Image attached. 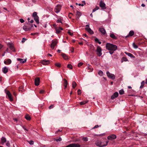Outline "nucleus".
<instances>
[{
  "mask_svg": "<svg viewBox=\"0 0 147 147\" xmlns=\"http://www.w3.org/2000/svg\"><path fill=\"white\" fill-rule=\"evenodd\" d=\"M79 44L80 45H82L83 44V43L82 42H80L79 43Z\"/></svg>",
  "mask_w": 147,
  "mask_h": 147,
  "instance_id": "obj_64",
  "label": "nucleus"
},
{
  "mask_svg": "<svg viewBox=\"0 0 147 147\" xmlns=\"http://www.w3.org/2000/svg\"><path fill=\"white\" fill-rule=\"evenodd\" d=\"M2 70L4 73L6 74L8 71V68L6 67H5L3 68Z\"/></svg>",
  "mask_w": 147,
  "mask_h": 147,
  "instance_id": "obj_21",
  "label": "nucleus"
},
{
  "mask_svg": "<svg viewBox=\"0 0 147 147\" xmlns=\"http://www.w3.org/2000/svg\"><path fill=\"white\" fill-rule=\"evenodd\" d=\"M25 118L26 119L28 120H30L31 119L30 117L28 115H27L25 116Z\"/></svg>",
  "mask_w": 147,
  "mask_h": 147,
  "instance_id": "obj_29",
  "label": "nucleus"
},
{
  "mask_svg": "<svg viewBox=\"0 0 147 147\" xmlns=\"http://www.w3.org/2000/svg\"><path fill=\"white\" fill-rule=\"evenodd\" d=\"M6 95L8 96L10 100L11 101H12L13 99L12 97V95L10 92L8 91H7L6 92Z\"/></svg>",
  "mask_w": 147,
  "mask_h": 147,
  "instance_id": "obj_11",
  "label": "nucleus"
},
{
  "mask_svg": "<svg viewBox=\"0 0 147 147\" xmlns=\"http://www.w3.org/2000/svg\"><path fill=\"white\" fill-rule=\"evenodd\" d=\"M61 5H57L54 8V11L55 12L58 13H59L61 9Z\"/></svg>",
  "mask_w": 147,
  "mask_h": 147,
  "instance_id": "obj_3",
  "label": "nucleus"
},
{
  "mask_svg": "<svg viewBox=\"0 0 147 147\" xmlns=\"http://www.w3.org/2000/svg\"><path fill=\"white\" fill-rule=\"evenodd\" d=\"M134 34V32L133 31H131L129 32V34H128V35L126 37H127V36H132Z\"/></svg>",
  "mask_w": 147,
  "mask_h": 147,
  "instance_id": "obj_26",
  "label": "nucleus"
},
{
  "mask_svg": "<svg viewBox=\"0 0 147 147\" xmlns=\"http://www.w3.org/2000/svg\"><path fill=\"white\" fill-rule=\"evenodd\" d=\"M119 92L120 94H123L124 93V91L123 90H121L119 91Z\"/></svg>",
  "mask_w": 147,
  "mask_h": 147,
  "instance_id": "obj_37",
  "label": "nucleus"
},
{
  "mask_svg": "<svg viewBox=\"0 0 147 147\" xmlns=\"http://www.w3.org/2000/svg\"><path fill=\"white\" fill-rule=\"evenodd\" d=\"M65 147H80V145L78 144L73 143L70 144Z\"/></svg>",
  "mask_w": 147,
  "mask_h": 147,
  "instance_id": "obj_8",
  "label": "nucleus"
},
{
  "mask_svg": "<svg viewBox=\"0 0 147 147\" xmlns=\"http://www.w3.org/2000/svg\"><path fill=\"white\" fill-rule=\"evenodd\" d=\"M40 79L39 78H36L35 80V84L36 86H38L39 84Z\"/></svg>",
  "mask_w": 147,
  "mask_h": 147,
  "instance_id": "obj_16",
  "label": "nucleus"
},
{
  "mask_svg": "<svg viewBox=\"0 0 147 147\" xmlns=\"http://www.w3.org/2000/svg\"><path fill=\"white\" fill-rule=\"evenodd\" d=\"M108 142L109 141H108L104 142H101L100 147H103L107 146Z\"/></svg>",
  "mask_w": 147,
  "mask_h": 147,
  "instance_id": "obj_14",
  "label": "nucleus"
},
{
  "mask_svg": "<svg viewBox=\"0 0 147 147\" xmlns=\"http://www.w3.org/2000/svg\"><path fill=\"white\" fill-rule=\"evenodd\" d=\"M50 61L49 60H43L42 61V63L44 65H47L49 63Z\"/></svg>",
  "mask_w": 147,
  "mask_h": 147,
  "instance_id": "obj_13",
  "label": "nucleus"
},
{
  "mask_svg": "<svg viewBox=\"0 0 147 147\" xmlns=\"http://www.w3.org/2000/svg\"><path fill=\"white\" fill-rule=\"evenodd\" d=\"M23 87L22 86H20L19 88V91H22V92L23 91Z\"/></svg>",
  "mask_w": 147,
  "mask_h": 147,
  "instance_id": "obj_41",
  "label": "nucleus"
},
{
  "mask_svg": "<svg viewBox=\"0 0 147 147\" xmlns=\"http://www.w3.org/2000/svg\"><path fill=\"white\" fill-rule=\"evenodd\" d=\"M110 36L111 38H112L113 39H116L117 38V37L115 36L114 34L113 33L110 34Z\"/></svg>",
  "mask_w": 147,
  "mask_h": 147,
  "instance_id": "obj_25",
  "label": "nucleus"
},
{
  "mask_svg": "<svg viewBox=\"0 0 147 147\" xmlns=\"http://www.w3.org/2000/svg\"><path fill=\"white\" fill-rule=\"evenodd\" d=\"M81 93V90L80 89L78 90V95H80Z\"/></svg>",
  "mask_w": 147,
  "mask_h": 147,
  "instance_id": "obj_45",
  "label": "nucleus"
},
{
  "mask_svg": "<svg viewBox=\"0 0 147 147\" xmlns=\"http://www.w3.org/2000/svg\"><path fill=\"white\" fill-rule=\"evenodd\" d=\"M53 107H54L53 105H51L49 107V109H51L53 108Z\"/></svg>",
  "mask_w": 147,
  "mask_h": 147,
  "instance_id": "obj_53",
  "label": "nucleus"
},
{
  "mask_svg": "<svg viewBox=\"0 0 147 147\" xmlns=\"http://www.w3.org/2000/svg\"><path fill=\"white\" fill-rule=\"evenodd\" d=\"M29 22H30L31 23H32L34 21L33 20H32L30 21Z\"/></svg>",
  "mask_w": 147,
  "mask_h": 147,
  "instance_id": "obj_60",
  "label": "nucleus"
},
{
  "mask_svg": "<svg viewBox=\"0 0 147 147\" xmlns=\"http://www.w3.org/2000/svg\"><path fill=\"white\" fill-rule=\"evenodd\" d=\"M114 52L113 51H109V53L111 55Z\"/></svg>",
  "mask_w": 147,
  "mask_h": 147,
  "instance_id": "obj_59",
  "label": "nucleus"
},
{
  "mask_svg": "<svg viewBox=\"0 0 147 147\" xmlns=\"http://www.w3.org/2000/svg\"><path fill=\"white\" fill-rule=\"evenodd\" d=\"M57 43V40H52V43L51 45V47L53 49Z\"/></svg>",
  "mask_w": 147,
  "mask_h": 147,
  "instance_id": "obj_10",
  "label": "nucleus"
},
{
  "mask_svg": "<svg viewBox=\"0 0 147 147\" xmlns=\"http://www.w3.org/2000/svg\"><path fill=\"white\" fill-rule=\"evenodd\" d=\"M145 84V82L144 81H142L141 83V85L140 87V88H142L144 86V85Z\"/></svg>",
  "mask_w": 147,
  "mask_h": 147,
  "instance_id": "obj_34",
  "label": "nucleus"
},
{
  "mask_svg": "<svg viewBox=\"0 0 147 147\" xmlns=\"http://www.w3.org/2000/svg\"><path fill=\"white\" fill-rule=\"evenodd\" d=\"M103 74V72L101 70L99 71L98 72V74L101 76H102Z\"/></svg>",
  "mask_w": 147,
  "mask_h": 147,
  "instance_id": "obj_38",
  "label": "nucleus"
},
{
  "mask_svg": "<svg viewBox=\"0 0 147 147\" xmlns=\"http://www.w3.org/2000/svg\"><path fill=\"white\" fill-rule=\"evenodd\" d=\"M11 60L10 59H8L7 61H4V63L6 65H9L11 63Z\"/></svg>",
  "mask_w": 147,
  "mask_h": 147,
  "instance_id": "obj_19",
  "label": "nucleus"
},
{
  "mask_svg": "<svg viewBox=\"0 0 147 147\" xmlns=\"http://www.w3.org/2000/svg\"><path fill=\"white\" fill-rule=\"evenodd\" d=\"M122 59H124V61H128L127 59V58H125L123 57L122 58Z\"/></svg>",
  "mask_w": 147,
  "mask_h": 147,
  "instance_id": "obj_57",
  "label": "nucleus"
},
{
  "mask_svg": "<svg viewBox=\"0 0 147 147\" xmlns=\"http://www.w3.org/2000/svg\"><path fill=\"white\" fill-rule=\"evenodd\" d=\"M83 35L85 36L86 37H88V36L86 35V34H83Z\"/></svg>",
  "mask_w": 147,
  "mask_h": 147,
  "instance_id": "obj_61",
  "label": "nucleus"
},
{
  "mask_svg": "<svg viewBox=\"0 0 147 147\" xmlns=\"http://www.w3.org/2000/svg\"><path fill=\"white\" fill-rule=\"evenodd\" d=\"M63 80L64 82V85L65 87L64 89H66L67 87L68 82L67 80L65 79H63Z\"/></svg>",
  "mask_w": 147,
  "mask_h": 147,
  "instance_id": "obj_22",
  "label": "nucleus"
},
{
  "mask_svg": "<svg viewBox=\"0 0 147 147\" xmlns=\"http://www.w3.org/2000/svg\"><path fill=\"white\" fill-rule=\"evenodd\" d=\"M125 53L131 57L134 58L135 57L131 53L127 52H125Z\"/></svg>",
  "mask_w": 147,
  "mask_h": 147,
  "instance_id": "obj_23",
  "label": "nucleus"
},
{
  "mask_svg": "<svg viewBox=\"0 0 147 147\" xmlns=\"http://www.w3.org/2000/svg\"><path fill=\"white\" fill-rule=\"evenodd\" d=\"M107 76L109 78L114 80L115 78V76L114 75L110 73L109 71H107L106 72Z\"/></svg>",
  "mask_w": 147,
  "mask_h": 147,
  "instance_id": "obj_4",
  "label": "nucleus"
},
{
  "mask_svg": "<svg viewBox=\"0 0 147 147\" xmlns=\"http://www.w3.org/2000/svg\"><path fill=\"white\" fill-rule=\"evenodd\" d=\"M59 29L60 31L63 30V28L61 27H60Z\"/></svg>",
  "mask_w": 147,
  "mask_h": 147,
  "instance_id": "obj_63",
  "label": "nucleus"
},
{
  "mask_svg": "<svg viewBox=\"0 0 147 147\" xmlns=\"http://www.w3.org/2000/svg\"><path fill=\"white\" fill-rule=\"evenodd\" d=\"M96 144L97 146H99V147H100L101 141H97L96 142Z\"/></svg>",
  "mask_w": 147,
  "mask_h": 147,
  "instance_id": "obj_27",
  "label": "nucleus"
},
{
  "mask_svg": "<svg viewBox=\"0 0 147 147\" xmlns=\"http://www.w3.org/2000/svg\"><path fill=\"white\" fill-rule=\"evenodd\" d=\"M106 49L108 50L113 51H116L117 49L116 45L109 43L106 44Z\"/></svg>",
  "mask_w": 147,
  "mask_h": 147,
  "instance_id": "obj_1",
  "label": "nucleus"
},
{
  "mask_svg": "<svg viewBox=\"0 0 147 147\" xmlns=\"http://www.w3.org/2000/svg\"><path fill=\"white\" fill-rule=\"evenodd\" d=\"M76 15L77 18V19H79V17L81 16L82 14L80 12L77 11L76 12Z\"/></svg>",
  "mask_w": 147,
  "mask_h": 147,
  "instance_id": "obj_18",
  "label": "nucleus"
},
{
  "mask_svg": "<svg viewBox=\"0 0 147 147\" xmlns=\"http://www.w3.org/2000/svg\"><path fill=\"white\" fill-rule=\"evenodd\" d=\"M44 91L43 90H41L40 91V94H43L44 93Z\"/></svg>",
  "mask_w": 147,
  "mask_h": 147,
  "instance_id": "obj_55",
  "label": "nucleus"
},
{
  "mask_svg": "<svg viewBox=\"0 0 147 147\" xmlns=\"http://www.w3.org/2000/svg\"><path fill=\"white\" fill-rule=\"evenodd\" d=\"M87 69L88 70H89V71H88L89 72H92L93 70V69L92 68L88 67L87 68Z\"/></svg>",
  "mask_w": 147,
  "mask_h": 147,
  "instance_id": "obj_36",
  "label": "nucleus"
},
{
  "mask_svg": "<svg viewBox=\"0 0 147 147\" xmlns=\"http://www.w3.org/2000/svg\"><path fill=\"white\" fill-rule=\"evenodd\" d=\"M101 126V125H99V126H98V125H95L92 129H95L96 128H97L98 127H100Z\"/></svg>",
  "mask_w": 147,
  "mask_h": 147,
  "instance_id": "obj_46",
  "label": "nucleus"
},
{
  "mask_svg": "<svg viewBox=\"0 0 147 147\" xmlns=\"http://www.w3.org/2000/svg\"><path fill=\"white\" fill-rule=\"evenodd\" d=\"M99 9V7L98 6H96V7L94 8L92 10V12H94L96 10H98Z\"/></svg>",
  "mask_w": 147,
  "mask_h": 147,
  "instance_id": "obj_35",
  "label": "nucleus"
},
{
  "mask_svg": "<svg viewBox=\"0 0 147 147\" xmlns=\"http://www.w3.org/2000/svg\"><path fill=\"white\" fill-rule=\"evenodd\" d=\"M61 31L59 29H57L56 30V33L57 34L59 33Z\"/></svg>",
  "mask_w": 147,
  "mask_h": 147,
  "instance_id": "obj_48",
  "label": "nucleus"
},
{
  "mask_svg": "<svg viewBox=\"0 0 147 147\" xmlns=\"http://www.w3.org/2000/svg\"><path fill=\"white\" fill-rule=\"evenodd\" d=\"M8 45L9 47L11 49L13 50V45L12 43L9 44Z\"/></svg>",
  "mask_w": 147,
  "mask_h": 147,
  "instance_id": "obj_33",
  "label": "nucleus"
},
{
  "mask_svg": "<svg viewBox=\"0 0 147 147\" xmlns=\"http://www.w3.org/2000/svg\"><path fill=\"white\" fill-rule=\"evenodd\" d=\"M67 67L68 68L70 69H72V65L70 64H69L67 65Z\"/></svg>",
  "mask_w": 147,
  "mask_h": 147,
  "instance_id": "obj_43",
  "label": "nucleus"
},
{
  "mask_svg": "<svg viewBox=\"0 0 147 147\" xmlns=\"http://www.w3.org/2000/svg\"><path fill=\"white\" fill-rule=\"evenodd\" d=\"M68 33L71 36H72L73 35V33H71V32H70V31H69L68 32Z\"/></svg>",
  "mask_w": 147,
  "mask_h": 147,
  "instance_id": "obj_54",
  "label": "nucleus"
},
{
  "mask_svg": "<svg viewBox=\"0 0 147 147\" xmlns=\"http://www.w3.org/2000/svg\"><path fill=\"white\" fill-rule=\"evenodd\" d=\"M88 102V101L87 100V101H82V102H80V105H84L85 104H86V103H87V102Z\"/></svg>",
  "mask_w": 147,
  "mask_h": 147,
  "instance_id": "obj_32",
  "label": "nucleus"
},
{
  "mask_svg": "<svg viewBox=\"0 0 147 147\" xmlns=\"http://www.w3.org/2000/svg\"><path fill=\"white\" fill-rule=\"evenodd\" d=\"M83 64V63L82 62H80L78 63V67H80Z\"/></svg>",
  "mask_w": 147,
  "mask_h": 147,
  "instance_id": "obj_44",
  "label": "nucleus"
},
{
  "mask_svg": "<svg viewBox=\"0 0 147 147\" xmlns=\"http://www.w3.org/2000/svg\"><path fill=\"white\" fill-rule=\"evenodd\" d=\"M96 51L97 54L98 56L100 57L102 55V50L100 47H98L97 48Z\"/></svg>",
  "mask_w": 147,
  "mask_h": 147,
  "instance_id": "obj_7",
  "label": "nucleus"
},
{
  "mask_svg": "<svg viewBox=\"0 0 147 147\" xmlns=\"http://www.w3.org/2000/svg\"><path fill=\"white\" fill-rule=\"evenodd\" d=\"M26 40V38H22V42H24Z\"/></svg>",
  "mask_w": 147,
  "mask_h": 147,
  "instance_id": "obj_56",
  "label": "nucleus"
},
{
  "mask_svg": "<svg viewBox=\"0 0 147 147\" xmlns=\"http://www.w3.org/2000/svg\"><path fill=\"white\" fill-rule=\"evenodd\" d=\"M118 96V93L117 92H115L111 97V98L112 99H114L117 97Z\"/></svg>",
  "mask_w": 147,
  "mask_h": 147,
  "instance_id": "obj_15",
  "label": "nucleus"
},
{
  "mask_svg": "<svg viewBox=\"0 0 147 147\" xmlns=\"http://www.w3.org/2000/svg\"><path fill=\"white\" fill-rule=\"evenodd\" d=\"M132 46L135 49H137L138 48V46L136 45L134 43H133Z\"/></svg>",
  "mask_w": 147,
  "mask_h": 147,
  "instance_id": "obj_39",
  "label": "nucleus"
},
{
  "mask_svg": "<svg viewBox=\"0 0 147 147\" xmlns=\"http://www.w3.org/2000/svg\"><path fill=\"white\" fill-rule=\"evenodd\" d=\"M28 143L31 145H33L34 144V142L32 140H30V141H28Z\"/></svg>",
  "mask_w": 147,
  "mask_h": 147,
  "instance_id": "obj_40",
  "label": "nucleus"
},
{
  "mask_svg": "<svg viewBox=\"0 0 147 147\" xmlns=\"http://www.w3.org/2000/svg\"><path fill=\"white\" fill-rule=\"evenodd\" d=\"M57 22L58 23H62V22L61 21V19H58L57 20Z\"/></svg>",
  "mask_w": 147,
  "mask_h": 147,
  "instance_id": "obj_51",
  "label": "nucleus"
},
{
  "mask_svg": "<svg viewBox=\"0 0 147 147\" xmlns=\"http://www.w3.org/2000/svg\"><path fill=\"white\" fill-rule=\"evenodd\" d=\"M20 22L21 23H23L24 22V20L23 19H20Z\"/></svg>",
  "mask_w": 147,
  "mask_h": 147,
  "instance_id": "obj_50",
  "label": "nucleus"
},
{
  "mask_svg": "<svg viewBox=\"0 0 147 147\" xmlns=\"http://www.w3.org/2000/svg\"><path fill=\"white\" fill-rule=\"evenodd\" d=\"M17 60L18 61H19L20 63H24L26 61V59H23L20 58H17Z\"/></svg>",
  "mask_w": 147,
  "mask_h": 147,
  "instance_id": "obj_17",
  "label": "nucleus"
},
{
  "mask_svg": "<svg viewBox=\"0 0 147 147\" xmlns=\"http://www.w3.org/2000/svg\"><path fill=\"white\" fill-rule=\"evenodd\" d=\"M23 28L25 31L29 30L30 29V28H27V26H24Z\"/></svg>",
  "mask_w": 147,
  "mask_h": 147,
  "instance_id": "obj_28",
  "label": "nucleus"
},
{
  "mask_svg": "<svg viewBox=\"0 0 147 147\" xmlns=\"http://www.w3.org/2000/svg\"><path fill=\"white\" fill-rule=\"evenodd\" d=\"M77 84L75 81H73L72 83V86L73 88H74L76 86Z\"/></svg>",
  "mask_w": 147,
  "mask_h": 147,
  "instance_id": "obj_30",
  "label": "nucleus"
},
{
  "mask_svg": "<svg viewBox=\"0 0 147 147\" xmlns=\"http://www.w3.org/2000/svg\"><path fill=\"white\" fill-rule=\"evenodd\" d=\"M55 65L59 67H60L61 65L59 63H56L55 64Z\"/></svg>",
  "mask_w": 147,
  "mask_h": 147,
  "instance_id": "obj_47",
  "label": "nucleus"
},
{
  "mask_svg": "<svg viewBox=\"0 0 147 147\" xmlns=\"http://www.w3.org/2000/svg\"><path fill=\"white\" fill-rule=\"evenodd\" d=\"M32 16L34 18V19L37 24H39V20L38 19V17L37 15V12H34L32 14Z\"/></svg>",
  "mask_w": 147,
  "mask_h": 147,
  "instance_id": "obj_2",
  "label": "nucleus"
},
{
  "mask_svg": "<svg viewBox=\"0 0 147 147\" xmlns=\"http://www.w3.org/2000/svg\"><path fill=\"white\" fill-rule=\"evenodd\" d=\"M117 138V136L115 134H111L107 137L108 140H113Z\"/></svg>",
  "mask_w": 147,
  "mask_h": 147,
  "instance_id": "obj_9",
  "label": "nucleus"
},
{
  "mask_svg": "<svg viewBox=\"0 0 147 147\" xmlns=\"http://www.w3.org/2000/svg\"><path fill=\"white\" fill-rule=\"evenodd\" d=\"M6 146L8 147H10V144L9 141H8L6 142Z\"/></svg>",
  "mask_w": 147,
  "mask_h": 147,
  "instance_id": "obj_42",
  "label": "nucleus"
},
{
  "mask_svg": "<svg viewBox=\"0 0 147 147\" xmlns=\"http://www.w3.org/2000/svg\"><path fill=\"white\" fill-rule=\"evenodd\" d=\"M99 5L102 9H106L105 4L102 0L100 1Z\"/></svg>",
  "mask_w": 147,
  "mask_h": 147,
  "instance_id": "obj_6",
  "label": "nucleus"
},
{
  "mask_svg": "<svg viewBox=\"0 0 147 147\" xmlns=\"http://www.w3.org/2000/svg\"><path fill=\"white\" fill-rule=\"evenodd\" d=\"M78 5L79 6H83L84 5V4H78Z\"/></svg>",
  "mask_w": 147,
  "mask_h": 147,
  "instance_id": "obj_58",
  "label": "nucleus"
},
{
  "mask_svg": "<svg viewBox=\"0 0 147 147\" xmlns=\"http://www.w3.org/2000/svg\"><path fill=\"white\" fill-rule=\"evenodd\" d=\"M54 140L57 142L59 141H61L62 140V139L61 137H59L58 139L54 138Z\"/></svg>",
  "mask_w": 147,
  "mask_h": 147,
  "instance_id": "obj_31",
  "label": "nucleus"
},
{
  "mask_svg": "<svg viewBox=\"0 0 147 147\" xmlns=\"http://www.w3.org/2000/svg\"><path fill=\"white\" fill-rule=\"evenodd\" d=\"M90 24H88L86 26L85 30H87L89 33L90 34H93V31L91 30L89 27Z\"/></svg>",
  "mask_w": 147,
  "mask_h": 147,
  "instance_id": "obj_5",
  "label": "nucleus"
},
{
  "mask_svg": "<svg viewBox=\"0 0 147 147\" xmlns=\"http://www.w3.org/2000/svg\"><path fill=\"white\" fill-rule=\"evenodd\" d=\"M61 55L63 57V58L65 60H67L68 59V57L65 54L62 53Z\"/></svg>",
  "mask_w": 147,
  "mask_h": 147,
  "instance_id": "obj_24",
  "label": "nucleus"
},
{
  "mask_svg": "<svg viewBox=\"0 0 147 147\" xmlns=\"http://www.w3.org/2000/svg\"><path fill=\"white\" fill-rule=\"evenodd\" d=\"M83 140L84 141H87L88 140V138H87L86 137H85V138H83Z\"/></svg>",
  "mask_w": 147,
  "mask_h": 147,
  "instance_id": "obj_49",
  "label": "nucleus"
},
{
  "mask_svg": "<svg viewBox=\"0 0 147 147\" xmlns=\"http://www.w3.org/2000/svg\"><path fill=\"white\" fill-rule=\"evenodd\" d=\"M141 6H142V7H144L145 6V5L144 4H143V3H142V4L141 5Z\"/></svg>",
  "mask_w": 147,
  "mask_h": 147,
  "instance_id": "obj_62",
  "label": "nucleus"
},
{
  "mask_svg": "<svg viewBox=\"0 0 147 147\" xmlns=\"http://www.w3.org/2000/svg\"><path fill=\"white\" fill-rule=\"evenodd\" d=\"M95 41L96 42H98H98L99 41L98 39L97 38H96L95 39Z\"/></svg>",
  "mask_w": 147,
  "mask_h": 147,
  "instance_id": "obj_52",
  "label": "nucleus"
},
{
  "mask_svg": "<svg viewBox=\"0 0 147 147\" xmlns=\"http://www.w3.org/2000/svg\"><path fill=\"white\" fill-rule=\"evenodd\" d=\"M6 142V140L5 138L2 137L1 138V142L2 144H3L4 143Z\"/></svg>",
  "mask_w": 147,
  "mask_h": 147,
  "instance_id": "obj_20",
  "label": "nucleus"
},
{
  "mask_svg": "<svg viewBox=\"0 0 147 147\" xmlns=\"http://www.w3.org/2000/svg\"><path fill=\"white\" fill-rule=\"evenodd\" d=\"M99 31L103 34H106V31L104 28H99Z\"/></svg>",
  "mask_w": 147,
  "mask_h": 147,
  "instance_id": "obj_12",
  "label": "nucleus"
}]
</instances>
